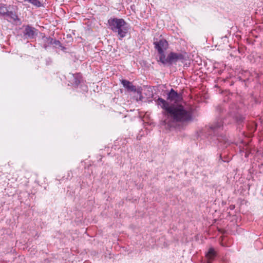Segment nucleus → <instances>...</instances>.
Here are the masks:
<instances>
[{
  "label": "nucleus",
  "mask_w": 263,
  "mask_h": 263,
  "mask_svg": "<svg viewBox=\"0 0 263 263\" xmlns=\"http://www.w3.org/2000/svg\"><path fill=\"white\" fill-rule=\"evenodd\" d=\"M157 104L165 110L164 115L166 118L164 122L169 127L175 126L177 122H183L191 119L190 113L181 105L170 106L165 100L160 98L157 100Z\"/></svg>",
  "instance_id": "obj_1"
},
{
  "label": "nucleus",
  "mask_w": 263,
  "mask_h": 263,
  "mask_svg": "<svg viewBox=\"0 0 263 263\" xmlns=\"http://www.w3.org/2000/svg\"><path fill=\"white\" fill-rule=\"evenodd\" d=\"M109 27L114 32H117L120 39L124 37L127 32L126 23L122 18H110L108 20Z\"/></svg>",
  "instance_id": "obj_2"
},
{
  "label": "nucleus",
  "mask_w": 263,
  "mask_h": 263,
  "mask_svg": "<svg viewBox=\"0 0 263 263\" xmlns=\"http://www.w3.org/2000/svg\"><path fill=\"white\" fill-rule=\"evenodd\" d=\"M121 83L123 86L128 90L134 92L136 91L137 92V93L139 95V98H136V100L137 101L142 100L143 97L142 96V89L141 88L136 89V87L133 85L130 82L125 80H122Z\"/></svg>",
  "instance_id": "obj_3"
},
{
  "label": "nucleus",
  "mask_w": 263,
  "mask_h": 263,
  "mask_svg": "<svg viewBox=\"0 0 263 263\" xmlns=\"http://www.w3.org/2000/svg\"><path fill=\"white\" fill-rule=\"evenodd\" d=\"M155 47L159 53H162L167 48L168 44L166 40H161L158 42H155Z\"/></svg>",
  "instance_id": "obj_4"
},
{
  "label": "nucleus",
  "mask_w": 263,
  "mask_h": 263,
  "mask_svg": "<svg viewBox=\"0 0 263 263\" xmlns=\"http://www.w3.org/2000/svg\"><path fill=\"white\" fill-rule=\"evenodd\" d=\"M180 99V96L173 89H171L167 95V100L176 102Z\"/></svg>",
  "instance_id": "obj_5"
},
{
  "label": "nucleus",
  "mask_w": 263,
  "mask_h": 263,
  "mask_svg": "<svg viewBox=\"0 0 263 263\" xmlns=\"http://www.w3.org/2000/svg\"><path fill=\"white\" fill-rule=\"evenodd\" d=\"M183 59V56L180 53L172 52L168 55V60L170 63L176 62Z\"/></svg>",
  "instance_id": "obj_6"
},
{
  "label": "nucleus",
  "mask_w": 263,
  "mask_h": 263,
  "mask_svg": "<svg viewBox=\"0 0 263 263\" xmlns=\"http://www.w3.org/2000/svg\"><path fill=\"white\" fill-rule=\"evenodd\" d=\"M216 256V252L213 248H210L208 252L206 254L205 257L208 260V263H211Z\"/></svg>",
  "instance_id": "obj_7"
},
{
  "label": "nucleus",
  "mask_w": 263,
  "mask_h": 263,
  "mask_svg": "<svg viewBox=\"0 0 263 263\" xmlns=\"http://www.w3.org/2000/svg\"><path fill=\"white\" fill-rule=\"evenodd\" d=\"M6 16L8 17V20L10 22H15L20 21L16 13L12 11H9Z\"/></svg>",
  "instance_id": "obj_8"
},
{
  "label": "nucleus",
  "mask_w": 263,
  "mask_h": 263,
  "mask_svg": "<svg viewBox=\"0 0 263 263\" xmlns=\"http://www.w3.org/2000/svg\"><path fill=\"white\" fill-rule=\"evenodd\" d=\"M35 34V30L33 28L29 26H27L25 29V34L27 35L29 37H33Z\"/></svg>",
  "instance_id": "obj_9"
},
{
  "label": "nucleus",
  "mask_w": 263,
  "mask_h": 263,
  "mask_svg": "<svg viewBox=\"0 0 263 263\" xmlns=\"http://www.w3.org/2000/svg\"><path fill=\"white\" fill-rule=\"evenodd\" d=\"M159 60L163 64H166L169 62L168 57L167 58V59L165 58V55L164 54V51H163L162 53H159Z\"/></svg>",
  "instance_id": "obj_10"
},
{
  "label": "nucleus",
  "mask_w": 263,
  "mask_h": 263,
  "mask_svg": "<svg viewBox=\"0 0 263 263\" xmlns=\"http://www.w3.org/2000/svg\"><path fill=\"white\" fill-rule=\"evenodd\" d=\"M9 12V11L7 10V8L4 6L0 7V14L6 16Z\"/></svg>",
  "instance_id": "obj_11"
},
{
  "label": "nucleus",
  "mask_w": 263,
  "mask_h": 263,
  "mask_svg": "<svg viewBox=\"0 0 263 263\" xmlns=\"http://www.w3.org/2000/svg\"><path fill=\"white\" fill-rule=\"evenodd\" d=\"M28 2L35 6L40 7L41 6V3L38 0H29Z\"/></svg>",
  "instance_id": "obj_12"
},
{
  "label": "nucleus",
  "mask_w": 263,
  "mask_h": 263,
  "mask_svg": "<svg viewBox=\"0 0 263 263\" xmlns=\"http://www.w3.org/2000/svg\"><path fill=\"white\" fill-rule=\"evenodd\" d=\"M220 126H221V124H218V125H216V126L212 127L211 128H217V127H219Z\"/></svg>",
  "instance_id": "obj_13"
},
{
  "label": "nucleus",
  "mask_w": 263,
  "mask_h": 263,
  "mask_svg": "<svg viewBox=\"0 0 263 263\" xmlns=\"http://www.w3.org/2000/svg\"><path fill=\"white\" fill-rule=\"evenodd\" d=\"M25 1L29 2V0H24Z\"/></svg>",
  "instance_id": "obj_14"
}]
</instances>
